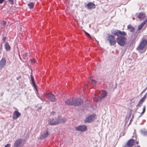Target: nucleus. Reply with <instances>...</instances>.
<instances>
[{"instance_id": "nucleus-25", "label": "nucleus", "mask_w": 147, "mask_h": 147, "mask_svg": "<svg viewBox=\"0 0 147 147\" xmlns=\"http://www.w3.org/2000/svg\"><path fill=\"white\" fill-rule=\"evenodd\" d=\"M28 6L31 9L33 8L34 7V4L32 3H30L28 4Z\"/></svg>"}, {"instance_id": "nucleus-23", "label": "nucleus", "mask_w": 147, "mask_h": 147, "mask_svg": "<svg viewBox=\"0 0 147 147\" xmlns=\"http://www.w3.org/2000/svg\"><path fill=\"white\" fill-rule=\"evenodd\" d=\"M92 77H91L90 78V80L89 82L91 83H92L93 84L95 85L96 84V82L95 81L92 79Z\"/></svg>"}, {"instance_id": "nucleus-11", "label": "nucleus", "mask_w": 147, "mask_h": 147, "mask_svg": "<svg viewBox=\"0 0 147 147\" xmlns=\"http://www.w3.org/2000/svg\"><path fill=\"white\" fill-rule=\"evenodd\" d=\"M6 63V60L5 58H2L0 61V69H1L5 66Z\"/></svg>"}, {"instance_id": "nucleus-4", "label": "nucleus", "mask_w": 147, "mask_h": 147, "mask_svg": "<svg viewBox=\"0 0 147 147\" xmlns=\"http://www.w3.org/2000/svg\"><path fill=\"white\" fill-rule=\"evenodd\" d=\"M147 43V41L146 39H142L139 45L137 48V49L138 50H142L146 46Z\"/></svg>"}, {"instance_id": "nucleus-21", "label": "nucleus", "mask_w": 147, "mask_h": 147, "mask_svg": "<svg viewBox=\"0 0 147 147\" xmlns=\"http://www.w3.org/2000/svg\"><path fill=\"white\" fill-rule=\"evenodd\" d=\"M5 48L7 51H9L10 49V47L7 42L5 43Z\"/></svg>"}, {"instance_id": "nucleus-16", "label": "nucleus", "mask_w": 147, "mask_h": 147, "mask_svg": "<svg viewBox=\"0 0 147 147\" xmlns=\"http://www.w3.org/2000/svg\"><path fill=\"white\" fill-rule=\"evenodd\" d=\"M147 96L146 94L140 100L137 106H139L140 105H141L143 102L144 101Z\"/></svg>"}, {"instance_id": "nucleus-36", "label": "nucleus", "mask_w": 147, "mask_h": 147, "mask_svg": "<svg viewBox=\"0 0 147 147\" xmlns=\"http://www.w3.org/2000/svg\"><path fill=\"white\" fill-rule=\"evenodd\" d=\"M134 147H140L139 146H135Z\"/></svg>"}, {"instance_id": "nucleus-27", "label": "nucleus", "mask_w": 147, "mask_h": 147, "mask_svg": "<svg viewBox=\"0 0 147 147\" xmlns=\"http://www.w3.org/2000/svg\"><path fill=\"white\" fill-rule=\"evenodd\" d=\"M145 108H146V107H145V106H144L143 109V111H142V114H143L145 112Z\"/></svg>"}, {"instance_id": "nucleus-1", "label": "nucleus", "mask_w": 147, "mask_h": 147, "mask_svg": "<svg viewBox=\"0 0 147 147\" xmlns=\"http://www.w3.org/2000/svg\"><path fill=\"white\" fill-rule=\"evenodd\" d=\"M112 33L117 36V42L119 45L123 46L126 45L127 38L124 36H126L125 32L119 30H113Z\"/></svg>"}, {"instance_id": "nucleus-8", "label": "nucleus", "mask_w": 147, "mask_h": 147, "mask_svg": "<svg viewBox=\"0 0 147 147\" xmlns=\"http://www.w3.org/2000/svg\"><path fill=\"white\" fill-rule=\"evenodd\" d=\"M95 115L94 114L88 116L87 117L85 121V123H90L92 122L95 119Z\"/></svg>"}, {"instance_id": "nucleus-28", "label": "nucleus", "mask_w": 147, "mask_h": 147, "mask_svg": "<svg viewBox=\"0 0 147 147\" xmlns=\"http://www.w3.org/2000/svg\"><path fill=\"white\" fill-rule=\"evenodd\" d=\"M84 32L86 35L88 37L90 38H91L90 35L89 34H88L87 32L85 31Z\"/></svg>"}, {"instance_id": "nucleus-10", "label": "nucleus", "mask_w": 147, "mask_h": 147, "mask_svg": "<svg viewBox=\"0 0 147 147\" xmlns=\"http://www.w3.org/2000/svg\"><path fill=\"white\" fill-rule=\"evenodd\" d=\"M47 96L51 102H55L56 100L55 96L51 93L48 94Z\"/></svg>"}, {"instance_id": "nucleus-37", "label": "nucleus", "mask_w": 147, "mask_h": 147, "mask_svg": "<svg viewBox=\"0 0 147 147\" xmlns=\"http://www.w3.org/2000/svg\"><path fill=\"white\" fill-rule=\"evenodd\" d=\"M18 78H17V79L18 80Z\"/></svg>"}, {"instance_id": "nucleus-17", "label": "nucleus", "mask_w": 147, "mask_h": 147, "mask_svg": "<svg viewBox=\"0 0 147 147\" xmlns=\"http://www.w3.org/2000/svg\"><path fill=\"white\" fill-rule=\"evenodd\" d=\"M147 96L146 94L140 100L137 106H139L140 105H141L143 102L144 101Z\"/></svg>"}, {"instance_id": "nucleus-12", "label": "nucleus", "mask_w": 147, "mask_h": 147, "mask_svg": "<svg viewBox=\"0 0 147 147\" xmlns=\"http://www.w3.org/2000/svg\"><path fill=\"white\" fill-rule=\"evenodd\" d=\"M21 115V113L17 111L14 112L13 114V119H16L18 118Z\"/></svg>"}, {"instance_id": "nucleus-26", "label": "nucleus", "mask_w": 147, "mask_h": 147, "mask_svg": "<svg viewBox=\"0 0 147 147\" xmlns=\"http://www.w3.org/2000/svg\"><path fill=\"white\" fill-rule=\"evenodd\" d=\"M78 99H80L78 98H76L75 99H73V102H76V103H78L80 101H77Z\"/></svg>"}, {"instance_id": "nucleus-30", "label": "nucleus", "mask_w": 147, "mask_h": 147, "mask_svg": "<svg viewBox=\"0 0 147 147\" xmlns=\"http://www.w3.org/2000/svg\"><path fill=\"white\" fill-rule=\"evenodd\" d=\"M10 147V145L9 144H6L5 146V147Z\"/></svg>"}, {"instance_id": "nucleus-19", "label": "nucleus", "mask_w": 147, "mask_h": 147, "mask_svg": "<svg viewBox=\"0 0 147 147\" xmlns=\"http://www.w3.org/2000/svg\"><path fill=\"white\" fill-rule=\"evenodd\" d=\"M146 22H147V18L146 20H144L141 24L138 26V30H140Z\"/></svg>"}, {"instance_id": "nucleus-14", "label": "nucleus", "mask_w": 147, "mask_h": 147, "mask_svg": "<svg viewBox=\"0 0 147 147\" xmlns=\"http://www.w3.org/2000/svg\"><path fill=\"white\" fill-rule=\"evenodd\" d=\"M86 7L88 9H92L94 8L95 5L92 3L90 2L87 4Z\"/></svg>"}, {"instance_id": "nucleus-35", "label": "nucleus", "mask_w": 147, "mask_h": 147, "mask_svg": "<svg viewBox=\"0 0 147 147\" xmlns=\"http://www.w3.org/2000/svg\"><path fill=\"white\" fill-rule=\"evenodd\" d=\"M24 55L25 57H27V53H25Z\"/></svg>"}, {"instance_id": "nucleus-2", "label": "nucleus", "mask_w": 147, "mask_h": 147, "mask_svg": "<svg viewBox=\"0 0 147 147\" xmlns=\"http://www.w3.org/2000/svg\"><path fill=\"white\" fill-rule=\"evenodd\" d=\"M73 99H68L65 102V103L68 105H74L75 106H78L81 104L82 102L83 101L81 99H78V100L80 101L78 103H77L73 102Z\"/></svg>"}, {"instance_id": "nucleus-22", "label": "nucleus", "mask_w": 147, "mask_h": 147, "mask_svg": "<svg viewBox=\"0 0 147 147\" xmlns=\"http://www.w3.org/2000/svg\"><path fill=\"white\" fill-rule=\"evenodd\" d=\"M127 28L128 29L130 30V31L131 32H134L135 30L134 28L130 25H129L128 26Z\"/></svg>"}, {"instance_id": "nucleus-34", "label": "nucleus", "mask_w": 147, "mask_h": 147, "mask_svg": "<svg viewBox=\"0 0 147 147\" xmlns=\"http://www.w3.org/2000/svg\"><path fill=\"white\" fill-rule=\"evenodd\" d=\"M55 113L54 112H52L51 113V114H52L53 115L55 114Z\"/></svg>"}, {"instance_id": "nucleus-24", "label": "nucleus", "mask_w": 147, "mask_h": 147, "mask_svg": "<svg viewBox=\"0 0 147 147\" xmlns=\"http://www.w3.org/2000/svg\"><path fill=\"white\" fill-rule=\"evenodd\" d=\"M31 80H32V83L34 87L36 89L34 78L32 76H31Z\"/></svg>"}, {"instance_id": "nucleus-18", "label": "nucleus", "mask_w": 147, "mask_h": 147, "mask_svg": "<svg viewBox=\"0 0 147 147\" xmlns=\"http://www.w3.org/2000/svg\"><path fill=\"white\" fill-rule=\"evenodd\" d=\"M57 118L58 119V124L59 123H63L65 121V118L59 116Z\"/></svg>"}, {"instance_id": "nucleus-13", "label": "nucleus", "mask_w": 147, "mask_h": 147, "mask_svg": "<svg viewBox=\"0 0 147 147\" xmlns=\"http://www.w3.org/2000/svg\"><path fill=\"white\" fill-rule=\"evenodd\" d=\"M146 17L145 14L143 12H141L139 14L138 18L139 19L143 20Z\"/></svg>"}, {"instance_id": "nucleus-5", "label": "nucleus", "mask_w": 147, "mask_h": 147, "mask_svg": "<svg viewBox=\"0 0 147 147\" xmlns=\"http://www.w3.org/2000/svg\"><path fill=\"white\" fill-rule=\"evenodd\" d=\"M108 40L109 41L111 45H114L115 44L116 42L114 36L109 35L108 36Z\"/></svg>"}, {"instance_id": "nucleus-6", "label": "nucleus", "mask_w": 147, "mask_h": 147, "mask_svg": "<svg viewBox=\"0 0 147 147\" xmlns=\"http://www.w3.org/2000/svg\"><path fill=\"white\" fill-rule=\"evenodd\" d=\"M87 126L86 125H80L75 127V129L77 131L84 132L86 131L87 129Z\"/></svg>"}, {"instance_id": "nucleus-29", "label": "nucleus", "mask_w": 147, "mask_h": 147, "mask_svg": "<svg viewBox=\"0 0 147 147\" xmlns=\"http://www.w3.org/2000/svg\"><path fill=\"white\" fill-rule=\"evenodd\" d=\"M13 0H9V1L10 2V3L12 5L13 4Z\"/></svg>"}, {"instance_id": "nucleus-20", "label": "nucleus", "mask_w": 147, "mask_h": 147, "mask_svg": "<svg viewBox=\"0 0 147 147\" xmlns=\"http://www.w3.org/2000/svg\"><path fill=\"white\" fill-rule=\"evenodd\" d=\"M140 132L142 135L147 136V131L145 129L141 130L140 131Z\"/></svg>"}, {"instance_id": "nucleus-15", "label": "nucleus", "mask_w": 147, "mask_h": 147, "mask_svg": "<svg viewBox=\"0 0 147 147\" xmlns=\"http://www.w3.org/2000/svg\"><path fill=\"white\" fill-rule=\"evenodd\" d=\"M48 135L49 134L48 131H46L40 136V139H44L47 137Z\"/></svg>"}, {"instance_id": "nucleus-33", "label": "nucleus", "mask_w": 147, "mask_h": 147, "mask_svg": "<svg viewBox=\"0 0 147 147\" xmlns=\"http://www.w3.org/2000/svg\"><path fill=\"white\" fill-rule=\"evenodd\" d=\"M6 22L5 21H3V24L4 26H5V25L6 24Z\"/></svg>"}, {"instance_id": "nucleus-32", "label": "nucleus", "mask_w": 147, "mask_h": 147, "mask_svg": "<svg viewBox=\"0 0 147 147\" xmlns=\"http://www.w3.org/2000/svg\"><path fill=\"white\" fill-rule=\"evenodd\" d=\"M4 1V0H0V4L2 3Z\"/></svg>"}, {"instance_id": "nucleus-31", "label": "nucleus", "mask_w": 147, "mask_h": 147, "mask_svg": "<svg viewBox=\"0 0 147 147\" xmlns=\"http://www.w3.org/2000/svg\"><path fill=\"white\" fill-rule=\"evenodd\" d=\"M6 40V37H4L3 38V40L4 42H5Z\"/></svg>"}, {"instance_id": "nucleus-7", "label": "nucleus", "mask_w": 147, "mask_h": 147, "mask_svg": "<svg viewBox=\"0 0 147 147\" xmlns=\"http://www.w3.org/2000/svg\"><path fill=\"white\" fill-rule=\"evenodd\" d=\"M48 123L51 125H55L58 124L57 117L55 119H49L48 121Z\"/></svg>"}, {"instance_id": "nucleus-3", "label": "nucleus", "mask_w": 147, "mask_h": 147, "mask_svg": "<svg viewBox=\"0 0 147 147\" xmlns=\"http://www.w3.org/2000/svg\"><path fill=\"white\" fill-rule=\"evenodd\" d=\"M107 92L104 90H101L100 92L99 95L98 97H95L94 98V100L98 101L105 98L107 96Z\"/></svg>"}, {"instance_id": "nucleus-38", "label": "nucleus", "mask_w": 147, "mask_h": 147, "mask_svg": "<svg viewBox=\"0 0 147 147\" xmlns=\"http://www.w3.org/2000/svg\"><path fill=\"white\" fill-rule=\"evenodd\" d=\"M18 78H17V79L18 80Z\"/></svg>"}, {"instance_id": "nucleus-9", "label": "nucleus", "mask_w": 147, "mask_h": 147, "mask_svg": "<svg viewBox=\"0 0 147 147\" xmlns=\"http://www.w3.org/2000/svg\"><path fill=\"white\" fill-rule=\"evenodd\" d=\"M23 140L21 139H18L16 140L14 144V146L16 147H20L22 146L24 144H23L22 142Z\"/></svg>"}]
</instances>
